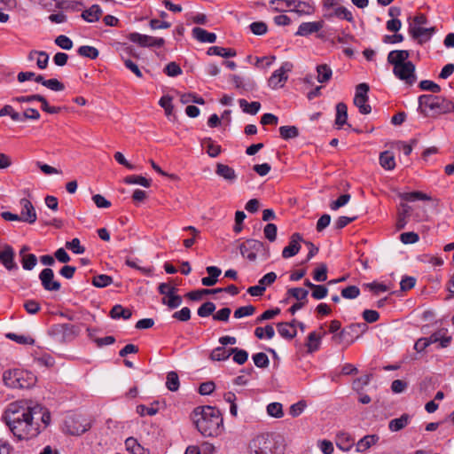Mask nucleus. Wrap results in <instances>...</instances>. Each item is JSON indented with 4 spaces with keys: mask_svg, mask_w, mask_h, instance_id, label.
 I'll return each instance as SVG.
<instances>
[{
    "mask_svg": "<svg viewBox=\"0 0 454 454\" xmlns=\"http://www.w3.org/2000/svg\"><path fill=\"white\" fill-rule=\"evenodd\" d=\"M41 410L39 405L31 406L30 401L19 400L7 405L3 419L15 437L28 440L40 434V424L35 417Z\"/></svg>",
    "mask_w": 454,
    "mask_h": 454,
    "instance_id": "f257e3e1",
    "label": "nucleus"
},
{
    "mask_svg": "<svg viewBox=\"0 0 454 454\" xmlns=\"http://www.w3.org/2000/svg\"><path fill=\"white\" fill-rule=\"evenodd\" d=\"M191 418L198 430L204 437H217L223 430V418L219 409L206 405L196 407Z\"/></svg>",
    "mask_w": 454,
    "mask_h": 454,
    "instance_id": "f03ea898",
    "label": "nucleus"
},
{
    "mask_svg": "<svg viewBox=\"0 0 454 454\" xmlns=\"http://www.w3.org/2000/svg\"><path fill=\"white\" fill-rule=\"evenodd\" d=\"M249 454H284L285 445L280 436L259 434L248 445Z\"/></svg>",
    "mask_w": 454,
    "mask_h": 454,
    "instance_id": "7ed1b4c3",
    "label": "nucleus"
},
{
    "mask_svg": "<svg viewBox=\"0 0 454 454\" xmlns=\"http://www.w3.org/2000/svg\"><path fill=\"white\" fill-rule=\"evenodd\" d=\"M419 109L425 115H439L454 112V103L440 96L421 95L419 98Z\"/></svg>",
    "mask_w": 454,
    "mask_h": 454,
    "instance_id": "20e7f679",
    "label": "nucleus"
},
{
    "mask_svg": "<svg viewBox=\"0 0 454 454\" xmlns=\"http://www.w3.org/2000/svg\"><path fill=\"white\" fill-rule=\"evenodd\" d=\"M4 384L12 388L27 389L32 387L36 382L34 373L20 370H7L3 374Z\"/></svg>",
    "mask_w": 454,
    "mask_h": 454,
    "instance_id": "39448f33",
    "label": "nucleus"
},
{
    "mask_svg": "<svg viewBox=\"0 0 454 454\" xmlns=\"http://www.w3.org/2000/svg\"><path fill=\"white\" fill-rule=\"evenodd\" d=\"M239 250L242 256L247 257L250 262H254L257 255L262 252L266 257L269 254V250L265 248L263 242L253 239L240 244Z\"/></svg>",
    "mask_w": 454,
    "mask_h": 454,
    "instance_id": "423d86ee",
    "label": "nucleus"
},
{
    "mask_svg": "<svg viewBox=\"0 0 454 454\" xmlns=\"http://www.w3.org/2000/svg\"><path fill=\"white\" fill-rule=\"evenodd\" d=\"M368 330L366 323H355L350 324L344 329H342L337 335L333 336V339H338L339 341L346 339H350L349 342H354L356 339L362 336Z\"/></svg>",
    "mask_w": 454,
    "mask_h": 454,
    "instance_id": "0eeeda50",
    "label": "nucleus"
},
{
    "mask_svg": "<svg viewBox=\"0 0 454 454\" xmlns=\"http://www.w3.org/2000/svg\"><path fill=\"white\" fill-rule=\"evenodd\" d=\"M370 87L367 83H360L356 86V94L354 98V104L358 107L360 114H368L372 111V107L367 104L368 91Z\"/></svg>",
    "mask_w": 454,
    "mask_h": 454,
    "instance_id": "6e6552de",
    "label": "nucleus"
},
{
    "mask_svg": "<svg viewBox=\"0 0 454 454\" xmlns=\"http://www.w3.org/2000/svg\"><path fill=\"white\" fill-rule=\"evenodd\" d=\"M293 64L291 62H284L280 68L272 73L268 80V85L272 89L282 88L287 81V73L291 72Z\"/></svg>",
    "mask_w": 454,
    "mask_h": 454,
    "instance_id": "1a4fd4ad",
    "label": "nucleus"
},
{
    "mask_svg": "<svg viewBox=\"0 0 454 454\" xmlns=\"http://www.w3.org/2000/svg\"><path fill=\"white\" fill-rule=\"evenodd\" d=\"M393 73L398 79L403 81L408 85H412L417 80L415 66L411 61H407L405 64L395 67Z\"/></svg>",
    "mask_w": 454,
    "mask_h": 454,
    "instance_id": "9d476101",
    "label": "nucleus"
},
{
    "mask_svg": "<svg viewBox=\"0 0 454 454\" xmlns=\"http://www.w3.org/2000/svg\"><path fill=\"white\" fill-rule=\"evenodd\" d=\"M68 434L81 435L90 428V424L81 417H72L66 420Z\"/></svg>",
    "mask_w": 454,
    "mask_h": 454,
    "instance_id": "9b49d317",
    "label": "nucleus"
},
{
    "mask_svg": "<svg viewBox=\"0 0 454 454\" xmlns=\"http://www.w3.org/2000/svg\"><path fill=\"white\" fill-rule=\"evenodd\" d=\"M39 279L46 291L57 292L61 288V284L58 280H54V272L51 268L43 269L39 274Z\"/></svg>",
    "mask_w": 454,
    "mask_h": 454,
    "instance_id": "f8f14e48",
    "label": "nucleus"
},
{
    "mask_svg": "<svg viewBox=\"0 0 454 454\" xmlns=\"http://www.w3.org/2000/svg\"><path fill=\"white\" fill-rule=\"evenodd\" d=\"M20 204L21 206L20 215L21 222H25L29 224L34 223L36 221L37 216L32 202L29 200L23 198L20 200Z\"/></svg>",
    "mask_w": 454,
    "mask_h": 454,
    "instance_id": "ddd939ff",
    "label": "nucleus"
},
{
    "mask_svg": "<svg viewBox=\"0 0 454 454\" xmlns=\"http://www.w3.org/2000/svg\"><path fill=\"white\" fill-rule=\"evenodd\" d=\"M435 32V28L432 27H416L410 24L409 33L413 39H417L419 43L422 44L423 43L428 41L432 35Z\"/></svg>",
    "mask_w": 454,
    "mask_h": 454,
    "instance_id": "4468645a",
    "label": "nucleus"
},
{
    "mask_svg": "<svg viewBox=\"0 0 454 454\" xmlns=\"http://www.w3.org/2000/svg\"><path fill=\"white\" fill-rule=\"evenodd\" d=\"M56 333L61 334L63 340H71L80 333V328L74 325L59 324L53 326Z\"/></svg>",
    "mask_w": 454,
    "mask_h": 454,
    "instance_id": "2eb2a0df",
    "label": "nucleus"
},
{
    "mask_svg": "<svg viewBox=\"0 0 454 454\" xmlns=\"http://www.w3.org/2000/svg\"><path fill=\"white\" fill-rule=\"evenodd\" d=\"M302 241L303 239L300 233H293L290 237L289 245L286 247L282 251V256L286 259L297 254L301 249L300 242Z\"/></svg>",
    "mask_w": 454,
    "mask_h": 454,
    "instance_id": "dca6fc26",
    "label": "nucleus"
},
{
    "mask_svg": "<svg viewBox=\"0 0 454 454\" xmlns=\"http://www.w3.org/2000/svg\"><path fill=\"white\" fill-rule=\"evenodd\" d=\"M14 250L10 245H5L3 250H0V262L8 270L18 269V265L14 262Z\"/></svg>",
    "mask_w": 454,
    "mask_h": 454,
    "instance_id": "f3484780",
    "label": "nucleus"
},
{
    "mask_svg": "<svg viewBox=\"0 0 454 454\" xmlns=\"http://www.w3.org/2000/svg\"><path fill=\"white\" fill-rule=\"evenodd\" d=\"M410 58V52L406 50L391 51L387 55V62L395 67L405 64Z\"/></svg>",
    "mask_w": 454,
    "mask_h": 454,
    "instance_id": "a211bd4d",
    "label": "nucleus"
},
{
    "mask_svg": "<svg viewBox=\"0 0 454 454\" xmlns=\"http://www.w3.org/2000/svg\"><path fill=\"white\" fill-rule=\"evenodd\" d=\"M323 27V22L313 21V22H302L299 27L296 35L308 36L313 33L318 32Z\"/></svg>",
    "mask_w": 454,
    "mask_h": 454,
    "instance_id": "6ab92c4d",
    "label": "nucleus"
},
{
    "mask_svg": "<svg viewBox=\"0 0 454 454\" xmlns=\"http://www.w3.org/2000/svg\"><path fill=\"white\" fill-rule=\"evenodd\" d=\"M231 79L238 90H254L256 88L255 82L251 78H243L237 74H231Z\"/></svg>",
    "mask_w": 454,
    "mask_h": 454,
    "instance_id": "aec40b11",
    "label": "nucleus"
},
{
    "mask_svg": "<svg viewBox=\"0 0 454 454\" xmlns=\"http://www.w3.org/2000/svg\"><path fill=\"white\" fill-rule=\"evenodd\" d=\"M192 36L200 43H213L216 41V35L207 31L200 27L192 28Z\"/></svg>",
    "mask_w": 454,
    "mask_h": 454,
    "instance_id": "412c9836",
    "label": "nucleus"
},
{
    "mask_svg": "<svg viewBox=\"0 0 454 454\" xmlns=\"http://www.w3.org/2000/svg\"><path fill=\"white\" fill-rule=\"evenodd\" d=\"M215 174L230 183H233L237 179L235 170L223 163L216 164Z\"/></svg>",
    "mask_w": 454,
    "mask_h": 454,
    "instance_id": "4be33fe9",
    "label": "nucleus"
},
{
    "mask_svg": "<svg viewBox=\"0 0 454 454\" xmlns=\"http://www.w3.org/2000/svg\"><path fill=\"white\" fill-rule=\"evenodd\" d=\"M102 9L98 4H93L82 12L81 17L87 22L92 23L99 20L102 15Z\"/></svg>",
    "mask_w": 454,
    "mask_h": 454,
    "instance_id": "5701e85b",
    "label": "nucleus"
},
{
    "mask_svg": "<svg viewBox=\"0 0 454 454\" xmlns=\"http://www.w3.org/2000/svg\"><path fill=\"white\" fill-rule=\"evenodd\" d=\"M379 439L380 437L377 434H367L364 436L356 442V451L364 452L369 448L375 445L378 442Z\"/></svg>",
    "mask_w": 454,
    "mask_h": 454,
    "instance_id": "b1692460",
    "label": "nucleus"
},
{
    "mask_svg": "<svg viewBox=\"0 0 454 454\" xmlns=\"http://www.w3.org/2000/svg\"><path fill=\"white\" fill-rule=\"evenodd\" d=\"M411 211V207H410L408 204H406V203L400 204V208L398 210V217H397V221H396L397 230H403L406 226V224L408 223L407 218L410 215Z\"/></svg>",
    "mask_w": 454,
    "mask_h": 454,
    "instance_id": "393cba45",
    "label": "nucleus"
},
{
    "mask_svg": "<svg viewBox=\"0 0 454 454\" xmlns=\"http://www.w3.org/2000/svg\"><path fill=\"white\" fill-rule=\"evenodd\" d=\"M207 54L209 56H220L225 59L232 58L237 55V51L233 48H223L220 46H211L207 49Z\"/></svg>",
    "mask_w": 454,
    "mask_h": 454,
    "instance_id": "a878e982",
    "label": "nucleus"
},
{
    "mask_svg": "<svg viewBox=\"0 0 454 454\" xmlns=\"http://www.w3.org/2000/svg\"><path fill=\"white\" fill-rule=\"evenodd\" d=\"M277 329L278 333L286 340H292L297 334V331L294 328V325L288 324L286 322L278 323Z\"/></svg>",
    "mask_w": 454,
    "mask_h": 454,
    "instance_id": "bb28decb",
    "label": "nucleus"
},
{
    "mask_svg": "<svg viewBox=\"0 0 454 454\" xmlns=\"http://www.w3.org/2000/svg\"><path fill=\"white\" fill-rule=\"evenodd\" d=\"M289 9L291 12H295L300 15H309L314 12V7L310 0L299 1Z\"/></svg>",
    "mask_w": 454,
    "mask_h": 454,
    "instance_id": "cd10ccee",
    "label": "nucleus"
},
{
    "mask_svg": "<svg viewBox=\"0 0 454 454\" xmlns=\"http://www.w3.org/2000/svg\"><path fill=\"white\" fill-rule=\"evenodd\" d=\"M132 312L129 309L123 308L121 304L114 305L110 310V317L113 319L122 318L124 320L129 319Z\"/></svg>",
    "mask_w": 454,
    "mask_h": 454,
    "instance_id": "c85d7f7f",
    "label": "nucleus"
},
{
    "mask_svg": "<svg viewBox=\"0 0 454 454\" xmlns=\"http://www.w3.org/2000/svg\"><path fill=\"white\" fill-rule=\"evenodd\" d=\"M56 7L65 11L80 12L83 8V4L75 0H63L58 2Z\"/></svg>",
    "mask_w": 454,
    "mask_h": 454,
    "instance_id": "c756f323",
    "label": "nucleus"
},
{
    "mask_svg": "<svg viewBox=\"0 0 454 454\" xmlns=\"http://www.w3.org/2000/svg\"><path fill=\"white\" fill-rule=\"evenodd\" d=\"M322 335L317 334L316 332H311L307 338L306 347L309 353H313L319 349L321 344Z\"/></svg>",
    "mask_w": 454,
    "mask_h": 454,
    "instance_id": "7c9ffc66",
    "label": "nucleus"
},
{
    "mask_svg": "<svg viewBox=\"0 0 454 454\" xmlns=\"http://www.w3.org/2000/svg\"><path fill=\"white\" fill-rule=\"evenodd\" d=\"M409 420L410 416L404 413L401 417L390 420L388 424V428L392 432L400 431L408 425Z\"/></svg>",
    "mask_w": 454,
    "mask_h": 454,
    "instance_id": "2f4dec72",
    "label": "nucleus"
},
{
    "mask_svg": "<svg viewBox=\"0 0 454 454\" xmlns=\"http://www.w3.org/2000/svg\"><path fill=\"white\" fill-rule=\"evenodd\" d=\"M348 119V107L343 102H340L336 106V119L335 123L339 127H342L347 123Z\"/></svg>",
    "mask_w": 454,
    "mask_h": 454,
    "instance_id": "473e14b6",
    "label": "nucleus"
},
{
    "mask_svg": "<svg viewBox=\"0 0 454 454\" xmlns=\"http://www.w3.org/2000/svg\"><path fill=\"white\" fill-rule=\"evenodd\" d=\"M317 80L320 83H325L330 81L333 75L331 67L326 64H321L317 67Z\"/></svg>",
    "mask_w": 454,
    "mask_h": 454,
    "instance_id": "72a5a7b5",
    "label": "nucleus"
},
{
    "mask_svg": "<svg viewBox=\"0 0 454 454\" xmlns=\"http://www.w3.org/2000/svg\"><path fill=\"white\" fill-rule=\"evenodd\" d=\"M399 197L404 201L431 200V197L422 192L415 191L400 193Z\"/></svg>",
    "mask_w": 454,
    "mask_h": 454,
    "instance_id": "f704fd0d",
    "label": "nucleus"
},
{
    "mask_svg": "<svg viewBox=\"0 0 454 454\" xmlns=\"http://www.w3.org/2000/svg\"><path fill=\"white\" fill-rule=\"evenodd\" d=\"M380 166L387 169L392 170L395 167V157L389 151H385L380 155Z\"/></svg>",
    "mask_w": 454,
    "mask_h": 454,
    "instance_id": "c9c22d12",
    "label": "nucleus"
},
{
    "mask_svg": "<svg viewBox=\"0 0 454 454\" xmlns=\"http://www.w3.org/2000/svg\"><path fill=\"white\" fill-rule=\"evenodd\" d=\"M325 17L327 19H331L333 17H337L339 19L345 20L348 22H352L354 20L351 12L348 11L344 6H339L337 8H335L332 13L325 15Z\"/></svg>",
    "mask_w": 454,
    "mask_h": 454,
    "instance_id": "e433bc0d",
    "label": "nucleus"
},
{
    "mask_svg": "<svg viewBox=\"0 0 454 454\" xmlns=\"http://www.w3.org/2000/svg\"><path fill=\"white\" fill-rule=\"evenodd\" d=\"M239 104L243 112L252 115L256 114L261 108V103L257 101L248 103L246 99L241 98L239 100Z\"/></svg>",
    "mask_w": 454,
    "mask_h": 454,
    "instance_id": "4c0bfd02",
    "label": "nucleus"
},
{
    "mask_svg": "<svg viewBox=\"0 0 454 454\" xmlns=\"http://www.w3.org/2000/svg\"><path fill=\"white\" fill-rule=\"evenodd\" d=\"M166 387L168 390L176 392L179 389L180 382L178 374L171 371L167 374Z\"/></svg>",
    "mask_w": 454,
    "mask_h": 454,
    "instance_id": "58836bf2",
    "label": "nucleus"
},
{
    "mask_svg": "<svg viewBox=\"0 0 454 454\" xmlns=\"http://www.w3.org/2000/svg\"><path fill=\"white\" fill-rule=\"evenodd\" d=\"M77 53L84 58H89L90 59H96L98 55L99 51L97 48L90 45H82L78 48Z\"/></svg>",
    "mask_w": 454,
    "mask_h": 454,
    "instance_id": "ea45409f",
    "label": "nucleus"
},
{
    "mask_svg": "<svg viewBox=\"0 0 454 454\" xmlns=\"http://www.w3.org/2000/svg\"><path fill=\"white\" fill-rule=\"evenodd\" d=\"M280 137L285 139L295 138L299 136V129L296 126H281L279 128Z\"/></svg>",
    "mask_w": 454,
    "mask_h": 454,
    "instance_id": "a19ab883",
    "label": "nucleus"
},
{
    "mask_svg": "<svg viewBox=\"0 0 454 454\" xmlns=\"http://www.w3.org/2000/svg\"><path fill=\"white\" fill-rule=\"evenodd\" d=\"M202 145L207 146V153L212 158H215L221 153V146L215 145L210 137L205 138L202 142Z\"/></svg>",
    "mask_w": 454,
    "mask_h": 454,
    "instance_id": "79ce46f5",
    "label": "nucleus"
},
{
    "mask_svg": "<svg viewBox=\"0 0 454 454\" xmlns=\"http://www.w3.org/2000/svg\"><path fill=\"white\" fill-rule=\"evenodd\" d=\"M230 356L231 348L226 349L224 347H217L210 354V358L215 361H224Z\"/></svg>",
    "mask_w": 454,
    "mask_h": 454,
    "instance_id": "37998d69",
    "label": "nucleus"
},
{
    "mask_svg": "<svg viewBox=\"0 0 454 454\" xmlns=\"http://www.w3.org/2000/svg\"><path fill=\"white\" fill-rule=\"evenodd\" d=\"M182 297L176 294V293L161 299V303L167 305L171 309L178 308L182 304Z\"/></svg>",
    "mask_w": 454,
    "mask_h": 454,
    "instance_id": "c03bdc74",
    "label": "nucleus"
},
{
    "mask_svg": "<svg viewBox=\"0 0 454 454\" xmlns=\"http://www.w3.org/2000/svg\"><path fill=\"white\" fill-rule=\"evenodd\" d=\"M451 338L450 337H441V334L439 333H434L429 337L426 338V340L428 345H431L433 343L440 342L439 347L440 348H446L450 342Z\"/></svg>",
    "mask_w": 454,
    "mask_h": 454,
    "instance_id": "a18cd8bd",
    "label": "nucleus"
},
{
    "mask_svg": "<svg viewBox=\"0 0 454 454\" xmlns=\"http://www.w3.org/2000/svg\"><path fill=\"white\" fill-rule=\"evenodd\" d=\"M233 355V361L238 364H244L248 359V353L244 349L231 348V356Z\"/></svg>",
    "mask_w": 454,
    "mask_h": 454,
    "instance_id": "49530a36",
    "label": "nucleus"
},
{
    "mask_svg": "<svg viewBox=\"0 0 454 454\" xmlns=\"http://www.w3.org/2000/svg\"><path fill=\"white\" fill-rule=\"evenodd\" d=\"M124 182L128 184H139L144 187H149L151 185V180L142 176H128L124 178Z\"/></svg>",
    "mask_w": 454,
    "mask_h": 454,
    "instance_id": "de8ad7c7",
    "label": "nucleus"
},
{
    "mask_svg": "<svg viewBox=\"0 0 454 454\" xmlns=\"http://www.w3.org/2000/svg\"><path fill=\"white\" fill-rule=\"evenodd\" d=\"M180 102L184 105L188 103H195L198 105H204L205 100L203 98L198 96L195 93H184L180 95Z\"/></svg>",
    "mask_w": 454,
    "mask_h": 454,
    "instance_id": "09e8293b",
    "label": "nucleus"
},
{
    "mask_svg": "<svg viewBox=\"0 0 454 454\" xmlns=\"http://www.w3.org/2000/svg\"><path fill=\"white\" fill-rule=\"evenodd\" d=\"M116 50L120 51L121 57L122 59H124L125 55L127 56H132V57H137L136 54V51L134 48L128 44L127 43H115Z\"/></svg>",
    "mask_w": 454,
    "mask_h": 454,
    "instance_id": "8fccbe9b",
    "label": "nucleus"
},
{
    "mask_svg": "<svg viewBox=\"0 0 454 454\" xmlns=\"http://www.w3.org/2000/svg\"><path fill=\"white\" fill-rule=\"evenodd\" d=\"M125 446L127 450L130 451L132 454H144V448L133 437L126 439Z\"/></svg>",
    "mask_w": 454,
    "mask_h": 454,
    "instance_id": "3c124183",
    "label": "nucleus"
},
{
    "mask_svg": "<svg viewBox=\"0 0 454 454\" xmlns=\"http://www.w3.org/2000/svg\"><path fill=\"white\" fill-rule=\"evenodd\" d=\"M353 444V440L347 434L342 433L341 434L338 435L337 446L340 450L348 451Z\"/></svg>",
    "mask_w": 454,
    "mask_h": 454,
    "instance_id": "603ef678",
    "label": "nucleus"
},
{
    "mask_svg": "<svg viewBox=\"0 0 454 454\" xmlns=\"http://www.w3.org/2000/svg\"><path fill=\"white\" fill-rule=\"evenodd\" d=\"M113 282L112 277L106 275V274H100L97 275L92 278V285L96 287H106L109 285H111Z\"/></svg>",
    "mask_w": 454,
    "mask_h": 454,
    "instance_id": "864d4df0",
    "label": "nucleus"
},
{
    "mask_svg": "<svg viewBox=\"0 0 454 454\" xmlns=\"http://www.w3.org/2000/svg\"><path fill=\"white\" fill-rule=\"evenodd\" d=\"M287 293L290 296L294 297L298 301H304L305 303L307 302V296L309 292L306 289L301 287H294L290 288Z\"/></svg>",
    "mask_w": 454,
    "mask_h": 454,
    "instance_id": "5fc2aeb1",
    "label": "nucleus"
},
{
    "mask_svg": "<svg viewBox=\"0 0 454 454\" xmlns=\"http://www.w3.org/2000/svg\"><path fill=\"white\" fill-rule=\"evenodd\" d=\"M159 105L164 109L165 114L168 117L173 114L174 106L172 104V97L162 96L159 100Z\"/></svg>",
    "mask_w": 454,
    "mask_h": 454,
    "instance_id": "6e6d98bb",
    "label": "nucleus"
},
{
    "mask_svg": "<svg viewBox=\"0 0 454 454\" xmlns=\"http://www.w3.org/2000/svg\"><path fill=\"white\" fill-rule=\"evenodd\" d=\"M215 310V303L212 301H206L198 309L197 313L200 317H207L212 315Z\"/></svg>",
    "mask_w": 454,
    "mask_h": 454,
    "instance_id": "4d7b16f0",
    "label": "nucleus"
},
{
    "mask_svg": "<svg viewBox=\"0 0 454 454\" xmlns=\"http://www.w3.org/2000/svg\"><path fill=\"white\" fill-rule=\"evenodd\" d=\"M66 247L76 254H82L85 252V247L81 245L78 238H74L71 241H67Z\"/></svg>",
    "mask_w": 454,
    "mask_h": 454,
    "instance_id": "13d9d810",
    "label": "nucleus"
},
{
    "mask_svg": "<svg viewBox=\"0 0 454 454\" xmlns=\"http://www.w3.org/2000/svg\"><path fill=\"white\" fill-rule=\"evenodd\" d=\"M37 263V258L34 254H28L23 255L21 258V264L24 270H31L35 268Z\"/></svg>",
    "mask_w": 454,
    "mask_h": 454,
    "instance_id": "bf43d9fd",
    "label": "nucleus"
},
{
    "mask_svg": "<svg viewBox=\"0 0 454 454\" xmlns=\"http://www.w3.org/2000/svg\"><path fill=\"white\" fill-rule=\"evenodd\" d=\"M313 278L317 282H324L327 279V266L321 263L313 272Z\"/></svg>",
    "mask_w": 454,
    "mask_h": 454,
    "instance_id": "052dcab7",
    "label": "nucleus"
},
{
    "mask_svg": "<svg viewBox=\"0 0 454 454\" xmlns=\"http://www.w3.org/2000/svg\"><path fill=\"white\" fill-rule=\"evenodd\" d=\"M267 412L274 418H281L283 416V407L280 403H271L267 406Z\"/></svg>",
    "mask_w": 454,
    "mask_h": 454,
    "instance_id": "680f3d73",
    "label": "nucleus"
},
{
    "mask_svg": "<svg viewBox=\"0 0 454 454\" xmlns=\"http://www.w3.org/2000/svg\"><path fill=\"white\" fill-rule=\"evenodd\" d=\"M10 115L12 120L15 121H22L21 115L14 111L13 107L12 106L6 105L0 110V117Z\"/></svg>",
    "mask_w": 454,
    "mask_h": 454,
    "instance_id": "e2e57ef3",
    "label": "nucleus"
},
{
    "mask_svg": "<svg viewBox=\"0 0 454 454\" xmlns=\"http://www.w3.org/2000/svg\"><path fill=\"white\" fill-rule=\"evenodd\" d=\"M252 358L254 364L259 368H266L269 366V358L263 352L254 354Z\"/></svg>",
    "mask_w": 454,
    "mask_h": 454,
    "instance_id": "0e129e2a",
    "label": "nucleus"
},
{
    "mask_svg": "<svg viewBox=\"0 0 454 454\" xmlns=\"http://www.w3.org/2000/svg\"><path fill=\"white\" fill-rule=\"evenodd\" d=\"M277 231L278 228L274 223H267L263 229L264 236L270 242H274L276 240Z\"/></svg>",
    "mask_w": 454,
    "mask_h": 454,
    "instance_id": "69168bd1",
    "label": "nucleus"
},
{
    "mask_svg": "<svg viewBox=\"0 0 454 454\" xmlns=\"http://www.w3.org/2000/svg\"><path fill=\"white\" fill-rule=\"evenodd\" d=\"M360 294V289L356 286H348L341 290V296L345 299H356Z\"/></svg>",
    "mask_w": 454,
    "mask_h": 454,
    "instance_id": "338daca9",
    "label": "nucleus"
},
{
    "mask_svg": "<svg viewBox=\"0 0 454 454\" xmlns=\"http://www.w3.org/2000/svg\"><path fill=\"white\" fill-rule=\"evenodd\" d=\"M254 312H255V307L253 305L239 307L234 311V317L241 318L243 317L251 316Z\"/></svg>",
    "mask_w": 454,
    "mask_h": 454,
    "instance_id": "774afa93",
    "label": "nucleus"
}]
</instances>
